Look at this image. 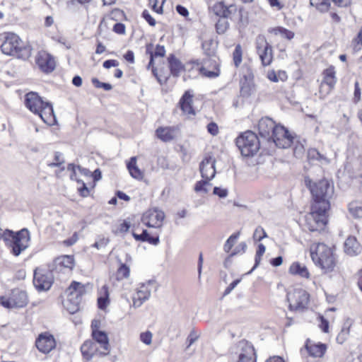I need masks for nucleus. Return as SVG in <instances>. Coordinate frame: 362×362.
Segmentation results:
<instances>
[{
  "instance_id": "45",
  "label": "nucleus",
  "mask_w": 362,
  "mask_h": 362,
  "mask_svg": "<svg viewBox=\"0 0 362 362\" xmlns=\"http://www.w3.org/2000/svg\"><path fill=\"white\" fill-rule=\"evenodd\" d=\"M146 52H147V53H149V54L151 56L153 55V58L154 57H164L165 54V49L164 46H161V45H158L156 46L154 52L150 51L148 47H147Z\"/></svg>"
},
{
  "instance_id": "26",
  "label": "nucleus",
  "mask_w": 362,
  "mask_h": 362,
  "mask_svg": "<svg viewBox=\"0 0 362 362\" xmlns=\"http://www.w3.org/2000/svg\"><path fill=\"white\" fill-rule=\"evenodd\" d=\"M192 98L193 95L191 94L189 90H187L180 98L179 104L184 113L194 115L195 112L192 105Z\"/></svg>"
},
{
  "instance_id": "57",
  "label": "nucleus",
  "mask_w": 362,
  "mask_h": 362,
  "mask_svg": "<svg viewBox=\"0 0 362 362\" xmlns=\"http://www.w3.org/2000/svg\"><path fill=\"white\" fill-rule=\"evenodd\" d=\"M125 25L122 23H117L113 26V31L119 35L125 34Z\"/></svg>"
},
{
  "instance_id": "62",
  "label": "nucleus",
  "mask_w": 362,
  "mask_h": 362,
  "mask_svg": "<svg viewBox=\"0 0 362 362\" xmlns=\"http://www.w3.org/2000/svg\"><path fill=\"white\" fill-rule=\"evenodd\" d=\"M240 279H236L233 281L225 290L224 296L229 294L235 288V287L240 283Z\"/></svg>"
},
{
  "instance_id": "42",
  "label": "nucleus",
  "mask_w": 362,
  "mask_h": 362,
  "mask_svg": "<svg viewBox=\"0 0 362 362\" xmlns=\"http://www.w3.org/2000/svg\"><path fill=\"white\" fill-rule=\"evenodd\" d=\"M240 235V232L231 235L224 244L223 250L226 252H229L236 243Z\"/></svg>"
},
{
  "instance_id": "22",
  "label": "nucleus",
  "mask_w": 362,
  "mask_h": 362,
  "mask_svg": "<svg viewBox=\"0 0 362 362\" xmlns=\"http://www.w3.org/2000/svg\"><path fill=\"white\" fill-rule=\"evenodd\" d=\"M53 264L55 270L61 272L66 269L70 272L74 266V259L73 256L64 255L56 258Z\"/></svg>"
},
{
  "instance_id": "24",
  "label": "nucleus",
  "mask_w": 362,
  "mask_h": 362,
  "mask_svg": "<svg viewBox=\"0 0 362 362\" xmlns=\"http://www.w3.org/2000/svg\"><path fill=\"white\" fill-rule=\"evenodd\" d=\"M93 339L100 344L104 350L101 354L107 355L110 351L109 338L107 333L104 331H94L92 333Z\"/></svg>"
},
{
  "instance_id": "33",
  "label": "nucleus",
  "mask_w": 362,
  "mask_h": 362,
  "mask_svg": "<svg viewBox=\"0 0 362 362\" xmlns=\"http://www.w3.org/2000/svg\"><path fill=\"white\" fill-rule=\"evenodd\" d=\"M127 167L132 177L137 180L143 178V173L136 165V158L135 156L130 158L127 164Z\"/></svg>"
},
{
  "instance_id": "56",
  "label": "nucleus",
  "mask_w": 362,
  "mask_h": 362,
  "mask_svg": "<svg viewBox=\"0 0 362 362\" xmlns=\"http://www.w3.org/2000/svg\"><path fill=\"white\" fill-rule=\"evenodd\" d=\"M207 131L209 134H211L213 136L217 135L218 133V125L214 122H210L207 125Z\"/></svg>"
},
{
  "instance_id": "44",
  "label": "nucleus",
  "mask_w": 362,
  "mask_h": 362,
  "mask_svg": "<svg viewBox=\"0 0 362 362\" xmlns=\"http://www.w3.org/2000/svg\"><path fill=\"white\" fill-rule=\"evenodd\" d=\"M311 6H315L320 12L327 11L330 7L329 1H310Z\"/></svg>"
},
{
  "instance_id": "19",
  "label": "nucleus",
  "mask_w": 362,
  "mask_h": 362,
  "mask_svg": "<svg viewBox=\"0 0 362 362\" xmlns=\"http://www.w3.org/2000/svg\"><path fill=\"white\" fill-rule=\"evenodd\" d=\"M153 284V282L149 281L139 287L136 293L133 296V305L134 307H140L144 302L150 298L151 293V287Z\"/></svg>"
},
{
  "instance_id": "20",
  "label": "nucleus",
  "mask_w": 362,
  "mask_h": 362,
  "mask_svg": "<svg viewBox=\"0 0 362 362\" xmlns=\"http://www.w3.org/2000/svg\"><path fill=\"white\" fill-rule=\"evenodd\" d=\"M45 103V102L36 93L30 92L25 95V104L26 107L36 115Z\"/></svg>"
},
{
  "instance_id": "23",
  "label": "nucleus",
  "mask_w": 362,
  "mask_h": 362,
  "mask_svg": "<svg viewBox=\"0 0 362 362\" xmlns=\"http://www.w3.org/2000/svg\"><path fill=\"white\" fill-rule=\"evenodd\" d=\"M37 115L40 116L45 123L49 125H52L55 121L53 107L50 103L45 102Z\"/></svg>"
},
{
  "instance_id": "4",
  "label": "nucleus",
  "mask_w": 362,
  "mask_h": 362,
  "mask_svg": "<svg viewBox=\"0 0 362 362\" xmlns=\"http://www.w3.org/2000/svg\"><path fill=\"white\" fill-rule=\"evenodd\" d=\"M215 15L221 17L216 23V30L218 34H223L229 28L227 18L232 19L238 12L237 6L230 1H216L212 6Z\"/></svg>"
},
{
  "instance_id": "30",
  "label": "nucleus",
  "mask_w": 362,
  "mask_h": 362,
  "mask_svg": "<svg viewBox=\"0 0 362 362\" xmlns=\"http://www.w3.org/2000/svg\"><path fill=\"white\" fill-rule=\"evenodd\" d=\"M76 168L77 166L73 163H70L68 165L67 170H71L72 172V173L70 175V178L72 180H76L78 183L82 185L81 187H78L79 193L83 197H88V195L89 194V189L86 187V184L81 180L77 178L76 172Z\"/></svg>"
},
{
  "instance_id": "54",
  "label": "nucleus",
  "mask_w": 362,
  "mask_h": 362,
  "mask_svg": "<svg viewBox=\"0 0 362 362\" xmlns=\"http://www.w3.org/2000/svg\"><path fill=\"white\" fill-rule=\"evenodd\" d=\"M361 89L359 86V83L356 81L354 83V100L355 103H358L361 100Z\"/></svg>"
},
{
  "instance_id": "41",
  "label": "nucleus",
  "mask_w": 362,
  "mask_h": 362,
  "mask_svg": "<svg viewBox=\"0 0 362 362\" xmlns=\"http://www.w3.org/2000/svg\"><path fill=\"white\" fill-rule=\"evenodd\" d=\"M243 50L240 45H237L233 53V62L235 67H238L242 62Z\"/></svg>"
},
{
  "instance_id": "12",
  "label": "nucleus",
  "mask_w": 362,
  "mask_h": 362,
  "mask_svg": "<svg viewBox=\"0 0 362 362\" xmlns=\"http://www.w3.org/2000/svg\"><path fill=\"white\" fill-rule=\"evenodd\" d=\"M232 352L239 355L238 362H256L254 347L245 340L238 341L233 348Z\"/></svg>"
},
{
  "instance_id": "1",
  "label": "nucleus",
  "mask_w": 362,
  "mask_h": 362,
  "mask_svg": "<svg viewBox=\"0 0 362 362\" xmlns=\"http://www.w3.org/2000/svg\"><path fill=\"white\" fill-rule=\"evenodd\" d=\"M305 182L313 195L315 201L314 204H318L320 206L322 207L327 203L329 209L330 207L329 200L334 194L333 182L325 178L316 182H313L310 179L305 178Z\"/></svg>"
},
{
  "instance_id": "47",
  "label": "nucleus",
  "mask_w": 362,
  "mask_h": 362,
  "mask_svg": "<svg viewBox=\"0 0 362 362\" xmlns=\"http://www.w3.org/2000/svg\"><path fill=\"white\" fill-rule=\"evenodd\" d=\"M267 236V235L265 230L261 226H258L253 233V238L255 241H261Z\"/></svg>"
},
{
  "instance_id": "61",
  "label": "nucleus",
  "mask_w": 362,
  "mask_h": 362,
  "mask_svg": "<svg viewBox=\"0 0 362 362\" xmlns=\"http://www.w3.org/2000/svg\"><path fill=\"white\" fill-rule=\"evenodd\" d=\"M119 65V62L115 59H108L103 62V67L105 69H110L111 67H116Z\"/></svg>"
},
{
  "instance_id": "46",
  "label": "nucleus",
  "mask_w": 362,
  "mask_h": 362,
  "mask_svg": "<svg viewBox=\"0 0 362 362\" xmlns=\"http://www.w3.org/2000/svg\"><path fill=\"white\" fill-rule=\"evenodd\" d=\"M209 180H201V181L197 182L194 186L195 192H203L204 193H207L208 189L205 186L211 185V184L209 182Z\"/></svg>"
},
{
  "instance_id": "29",
  "label": "nucleus",
  "mask_w": 362,
  "mask_h": 362,
  "mask_svg": "<svg viewBox=\"0 0 362 362\" xmlns=\"http://www.w3.org/2000/svg\"><path fill=\"white\" fill-rule=\"evenodd\" d=\"M168 61L170 74L175 77L179 76L180 72L184 69L182 62L174 54H170L168 58Z\"/></svg>"
},
{
  "instance_id": "25",
  "label": "nucleus",
  "mask_w": 362,
  "mask_h": 362,
  "mask_svg": "<svg viewBox=\"0 0 362 362\" xmlns=\"http://www.w3.org/2000/svg\"><path fill=\"white\" fill-rule=\"evenodd\" d=\"M305 349L310 356L321 358L327 350V346L322 343L313 344L310 340H308L305 344Z\"/></svg>"
},
{
  "instance_id": "31",
  "label": "nucleus",
  "mask_w": 362,
  "mask_h": 362,
  "mask_svg": "<svg viewBox=\"0 0 362 362\" xmlns=\"http://www.w3.org/2000/svg\"><path fill=\"white\" fill-rule=\"evenodd\" d=\"M132 235L138 241L148 242L153 245H157L159 243V236L158 235L151 236L147 230H144L141 234L132 233Z\"/></svg>"
},
{
  "instance_id": "10",
  "label": "nucleus",
  "mask_w": 362,
  "mask_h": 362,
  "mask_svg": "<svg viewBox=\"0 0 362 362\" xmlns=\"http://www.w3.org/2000/svg\"><path fill=\"white\" fill-rule=\"evenodd\" d=\"M54 282L52 270L37 268L34 271L33 284L38 291L49 290Z\"/></svg>"
},
{
  "instance_id": "21",
  "label": "nucleus",
  "mask_w": 362,
  "mask_h": 362,
  "mask_svg": "<svg viewBox=\"0 0 362 362\" xmlns=\"http://www.w3.org/2000/svg\"><path fill=\"white\" fill-rule=\"evenodd\" d=\"M178 128L175 127H158L156 130V136L163 142L173 141L177 136Z\"/></svg>"
},
{
  "instance_id": "50",
  "label": "nucleus",
  "mask_w": 362,
  "mask_h": 362,
  "mask_svg": "<svg viewBox=\"0 0 362 362\" xmlns=\"http://www.w3.org/2000/svg\"><path fill=\"white\" fill-rule=\"evenodd\" d=\"M64 163V160L62 158V154L59 152H55L54 153V162L48 164L49 167H58Z\"/></svg>"
},
{
  "instance_id": "63",
  "label": "nucleus",
  "mask_w": 362,
  "mask_h": 362,
  "mask_svg": "<svg viewBox=\"0 0 362 362\" xmlns=\"http://www.w3.org/2000/svg\"><path fill=\"white\" fill-rule=\"evenodd\" d=\"M176 11L180 15L184 17H187L189 14L188 10L181 5H177L176 6Z\"/></svg>"
},
{
  "instance_id": "34",
  "label": "nucleus",
  "mask_w": 362,
  "mask_h": 362,
  "mask_svg": "<svg viewBox=\"0 0 362 362\" xmlns=\"http://www.w3.org/2000/svg\"><path fill=\"white\" fill-rule=\"evenodd\" d=\"M308 159L310 162L318 161L321 164L328 163V159L321 154L316 148H310L308 151Z\"/></svg>"
},
{
  "instance_id": "38",
  "label": "nucleus",
  "mask_w": 362,
  "mask_h": 362,
  "mask_svg": "<svg viewBox=\"0 0 362 362\" xmlns=\"http://www.w3.org/2000/svg\"><path fill=\"white\" fill-rule=\"evenodd\" d=\"M321 83L334 86L336 83L334 68L331 66L324 71V78Z\"/></svg>"
},
{
  "instance_id": "9",
  "label": "nucleus",
  "mask_w": 362,
  "mask_h": 362,
  "mask_svg": "<svg viewBox=\"0 0 362 362\" xmlns=\"http://www.w3.org/2000/svg\"><path fill=\"white\" fill-rule=\"evenodd\" d=\"M255 48L262 64L267 66L273 61L272 47L267 42L264 35H258L255 39Z\"/></svg>"
},
{
  "instance_id": "64",
  "label": "nucleus",
  "mask_w": 362,
  "mask_h": 362,
  "mask_svg": "<svg viewBox=\"0 0 362 362\" xmlns=\"http://www.w3.org/2000/svg\"><path fill=\"white\" fill-rule=\"evenodd\" d=\"M124 59L129 63L134 62V54L132 50H128L124 55Z\"/></svg>"
},
{
  "instance_id": "3",
  "label": "nucleus",
  "mask_w": 362,
  "mask_h": 362,
  "mask_svg": "<svg viewBox=\"0 0 362 362\" xmlns=\"http://www.w3.org/2000/svg\"><path fill=\"white\" fill-rule=\"evenodd\" d=\"M1 51L7 55L26 59L31 55V49L14 33H7L1 45Z\"/></svg>"
},
{
  "instance_id": "5",
  "label": "nucleus",
  "mask_w": 362,
  "mask_h": 362,
  "mask_svg": "<svg viewBox=\"0 0 362 362\" xmlns=\"http://www.w3.org/2000/svg\"><path fill=\"white\" fill-rule=\"evenodd\" d=\"M30 240V232L27 228L16 233L8 230L4 235L6 245L11 249V253L15 257L19 256L29 247Z\"/></svg>"
},
{
  "instance_id": "15",
  "label": "nucleus",
  "mask_w": 362,
  "mask_h": 362,
  "mask_svg": "<svg viewBox=\"0 0 362 362\" xmlns=\"http://www.w3.org/2000/svg\"><path fill=\"white\" fill-rule=\"evenodd\" d=\"M36 64L45 73H50L55 69V61L52 55L45 51H40L36 57Z\"/></svg>"
},
{
  "instance_id": "43",
  "label": "nucleus",
  "mask_w": 362,
  "mask_h": 362,
  "mask_svg": "<svg viewBox=\"0 0 362 362\" xmlns=\"http://www.w3.org/2000/svg\"><path fill=\"white\" fill-rule=\"evenodd\" d=\"M93 343L92 341H85L81 347L82 354L86 357L92 356L93 351Z\"/></svg>"
},
{
  "instance_id": "27",
  "label": "nucleus",
  "mask_w": 362,
  "mask_h": 362,
  "mask_svg": "<svg viewBox=\"0 0 362 362\" xmlns=\"http://www.w3.org/2000/svg\"><path fill=\"white\" fill-rule=\"evenodd\" d=\"M344 251L346 254L354 256L361 251V246L356 238L349 236L344 243Z\"/></svg>"
},
{
  "instance_id": "2",
  "label": "nucleus",
  "mask_w": 362,
  "mask_h": 362,
  "mask_svg": "<svg viewBox=\"0 0 362 362\" xmlns=\"http://www.w3.org/2000/svg\"><path fill=\"white\" fill-rule=\"evenodd\" d=\"M310 256L314 263L325 272H332L336 266V258L332 250L324 243H317L310 247Z\"/></svg>"
},
{
  "instance_id": "14",
  "label": "nucleus",
  "mask_w": 362,
  "mask_h": 362,
  "mask_svg": "<svg viewBox=\"0 0 362 362\" xmlns=\"http://www.w3.org/2000/svg\"><path fill=\"white\" fill-rule=\"evenodd\" d=\"M165 218L164 212L156 208L148 210L142 217V221L148 227L160 228Z\"/></svg>"
},
{
  "instance_id": "11",
  "label": "nucleus",
  "mask_w": 362,
  "mask_h": 362,
  "mask_svg": "<svg viewBox=\"0 0 362 362\" xmlns=\"http://www.w3.org/2000/svg\"><path fill=\"white\" fill-rule=\"evenodd\" d=\"M286 300L290 310H300L307 307L309 294L303 289H296L287 293Z\"/></svg>"
},
{
  "instance_id": "40",
  "label": "nucleus",
  "mask_w": 362,
  "mask_h": 362,
  "mask_svg": "<svg viewBox=\"0 0 362 362\" xmlns=\"http://www.w3.org/2000/svg\"><path fill=\"white\" fill-rule=\"evenodd\" d=\"M130 269L125 264L121 263L117 271V279L121 281L129 276Z\"/></svg>"
},
{
  "instance_id": "37",
  "label": "nucleus",
  "mask_w": 362,
  "mask_h": 362,
  "mask_svg": "<svg viewBox=\"0 0 362 362\" xmlns=\"http://www.w3.org/2000/svg\"><path fill=\"white\" fill-rule=\"evenodd\" d=\"M350 215L354 218H362V203L353 202L349 204Z\"/></svg>"
},
{
  "instance_id": "17",
  "label": "nucleus",
  "mask_w": 362,
  "mask_h": 362,
  "mask_svg": "<svg viewBox=\"0 0 362 362\" xmlns=\"http://www.w3.org/2000/svg\"><path fill=\"white\" fill-rule=\"evenodd\" d=\"M37 349L44 354L50 352L56 346L54 337L47 333H42L39 335L35 341Z\"/></svg>"
},
{
  "instance_id": "32",
  "label": "nucleus",
  "mask_w": 362,
  "mask_h": 362,
  "mask_svg": "<svg viewBox=\"0 0 362 362\" xmlns=\"http://www.w3.org/2000/svg\"><path fill=\"white\" fill-rule=\"evenodd\" d=\"M289 272L293 275H298L300 277L308 279L310 277V273L307 267L300 264L299 262H293L290 268Z\"/></svg>"
},
{
  "instance_id": "49",
  "label": "nucleus",
  "mask_w": 362,
  "mask_h": 362,
  "mask_svg": "<svg viewBox=\"0 0 362 362\" xmlns=\"http://www.w3.org/2000/svg\"><path fill=\"white\" fill-rule=\"evenodd\" d=\"M153 334L150 331H146L140 334V340L146 345H150L152 342Z\"/></svg>"
},
{
  "instance_id": "16",
  "label": "nucleus",
  "mask_w": 362,
  "mask_h": 362,
  "mask_svg": "<svg viewBox=\"0 0 362 362\" xmlns=\"http://www.w3.org/2000/svg\"><path fill=\"white\" fill-rule=\"evenodd\" d=\"M216 160L211 156H206L199 164L202 177L207 180H211L216 175Z\"/></svg>"
},
{
  "instance_id": "51",
  "label": "nucleus",
  "mask_w": 362,
  "mask_h": 362,
  "mask_svg": "<svg viewBox=\"0 0 362 362\" xmlns=\"http://www.w3.org/2000/svg\"><path fill=\"white\" fill-rule=\"evenodd\" d=\"M318 320L320 321L319 327L323 332L327 333L329 332L328 320H326L322 315H319Z\"/></svg>"
},
{
  "instance_id": "59",
  "label": "nucleus",
  "mask_w": 362,
  "mask_h": 362,
  "mask_svg": "<svg viewBox=\"0 0 362 362\" xmlns=\"http://www.w3.org/2000/svg\"><path fill=\"white\" fill-rule=\"evenodd\" d=\"M213 193L220 198H225L228 195V190L218 187H215L213 190Z\"/></svg>"
},
{
  "instance_id": "58",
  "label": "nucleus",
  "mask_w": 362,
  "mask_h": 362,
  "mask_svg": "<svg viewBox=\"0 0 362 362\" xmlns=\"http://www.w3.org/2000/svg\"><path fill=\"white\" fill-rule=\"evenodd\" d=\"M109 243V240L105 238H102L99 240L96 241L92 246L100 250L105 247Z\"/></svg>"
},
{
  "instance_id": "52",
  "label": "nucleus",
  "mask_w": 362,
  "mask_h": 362,
  "mask_svg": "<svg viewBox=\"0 0 362 362\" xmlns=\"http://www.w3.org/2000/svg\"><path fill=\"white\" fill-rule=\"evenodd\" d=\"M334 86H331L329 85H327L325 83H321L320 86V94L321 98L325 97L327 95H328L332 90Z\"/></svg>"
},
{
  "instance_id": "48",
  "label": "nucleus",
  "mask_w": 362,
  "mask_h": 362,
  "mask_svg": "<svg viewBox=\"0 0 362 362\" xmlns=\"http://www.w3.org/2000/svg\"><path fill=\"white\" fill-rule=\"evenodd\" d=\"M91 81L92 83L98 88H103L105 90H110L112 89V86L111 84L108 83L100 82L96 78H93Z\"/></svg>"
},
{
  "instance_id": "7",
  "label": "nucleus",
  "mask_w": 362,
  "mask_h": 362,
  "mask_svg": "<svg viewBox=\"0 0 362 362\" xmlns=\"http://www.w3.org/2000/svg\"><path fill=\"white\" fill-rule=\"evenodd\" d=\"M236 145L242 156H253L259 149V141L257 136L251 131L243 133L236 139Z\"/></svg>"
},
{
  "instance_id": "35",
  "label": "nucleus",
  "mask_w": 362,
  "mask_h": 362,
  "mask_svg": "<svg viewBox=\"0 0 362 362\" xmlns=\"http://www.w3.org/2000/svg\"><path fill=\"white\" fill-rule=\"evenodd\" d=\"M268 31L275 35H280L288 40H292L295 35L293 32L281 26L269 28Z\"/></svg>"
},
{
  "instance_id": "53",
  "label": "nucleus",
  "mask_w": 362,
  "mask_h": 362,
  "mask_svg": "<svg viewBox=\"0 0 362 362\" xmlns=\"http://www.w3.org/2000/svg\"><path fill=\"white\" fill-rule=\"evenodd\" d=\"M0 304L6 308H16V305H13L12 297L6 298L4 296H0Z\"/></svg>"
},
{
  "instance_id": "36",
  "label": "nucleus",
  "mask_w": 362,
  "mask_h": 362,
  "mask_svg": "<svg viewBox=\"0 0 362 362\" xmlns=\"http://www.w3.org/2000/svg\"><path fill=\"white\" fill-rule=\"evenodd\" d=\"M351 324V320L349 318H347L344 322L343 327L336 339L339 344H343L347 339L349 335V329Z\"/></svg>"
},
{
  "instance_id": "28",
  "label": "nucleus",
  "mask_w": 362,
  "mask_h": 362,
  "mask_svg": "<svg viewBox=\"0 0 362 362\" xmlns=\"http://www.w3.org/2000/svg\"><path fill=\"white\" fill-rule=\"evenodd\" d=\"M11 297L16 308L25 307L28 302L27 293L24 291L15 289L12 291Z\"/></svg>"
},
{
  "instance_id": "39",
  "label": "nucleus",
  "mask_w": 362,
  "mask_h": 362,
  "mask_svg": "<svg viewBox=\"0 0 362 362\" xmlns=\"http://www.w3.org/2000/svg\"><path fill=\"white\" fill-rule=\"evenodd\" d=\"M199 71L202 76L209 78H216L220 75V70L218 65L215 66V68L213 71H208L204 66L199 67Z\"/></svg>"
},
{
  "instance_id": "18",
  "label": "nucleus",
  "mask_w": 362,
  "mask_h": 362,
  "mask_svg": "<svg viewBox=\"0 0 362 362\" xmlns=\"http://www.w3.org/2000/svg\"><path fill=\"white\" fill-rule=\"evenodd\" d=\"M276 124L269 117L262 118L258 123V130L260 136L267 141L270 142L273 132L276 129Z\"/></svg>"
},
{
  "instance_id": "60",
  "label": "nucleus",
  "mask_w": 362,
  "mask_h": 362,
  "mask_svg": "<svg viewBox=\"0 0 362 362\" xmlns=\"http://www.w3.org/2000/svg\"><path fill=\"white\" fill-rule=\"evenodd\" d=\"M305 149L302 144H299L295 146L293 149V154L296 158H301L304 154Z\"/></svg>"
},
{
  "instance_id": "13",
  "label": "nucleus",
  "mask_w": 362,
  "mask_h": 362,
  "mask_svg": "<svg viewBox=\"0 0 362 362\" xmlns=\"http://www.w3.org/2000/svg\"><path fill=\"white\" fill-rule=\"evenodd\" d=\"M270 141L274 143L279 148H286L293 144V137L284 127L276 125Z\"/></svg>"
},
{
  "instance_id": "55",
  "label": "nucleus",
  "mask_w": 362,
  "mask_h": 362,
  "mask_svg": "<svg viewBox=\"0 0 362 362\" xmlns=\"http://www.w3.org/2000/svg\"><path fill=\"white\" fill-rule=\"evenodd\" d=\"M142 17L148 22L151 26H154L156 25V20L151 16L147 10H144L143 11Z\"/></svg>"
},
{
  "instance_id": "8",
  "label": "nucleus",
  "mask_w": 362,
  "mask_h": 362,
  "mask_svg": "<svg viewBox=\"0 0 362 362\" xmlns=\"http://www.w3.org/2000/svg\"><path fill=\"white\" fill-rule=\"evenodd\" d=\"M84 293V286L77 281H73L66 290L67 299L64 303V307L71 314H74L79 310L82 296Z\"/></svg>"
},
{
  "instance_id": "6",
  "label": "nucleus",
  "mask_w": 362,
  "mask_h": 362,
  "mask_svg": "<svg viewBox=\"0 0 362 362\" xmlns=\"http://www.w3.org/2000/svg\"><path fill=\"white\" fill-rule=\"evenodd\" d=\"M328 205L320 206L319 204H313L311 211L305 217V226L311 232H320L323 230L327 223Z\"/></svg>"
}]
</instances>
